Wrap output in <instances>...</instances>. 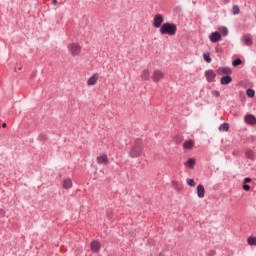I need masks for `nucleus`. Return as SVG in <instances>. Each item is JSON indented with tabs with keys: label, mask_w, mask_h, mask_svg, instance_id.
Wrapping results in <instances>:
<instances>
[{
	"label": "nucleus",
	"mask_w": 256,
	"mask_h": 256,
	"mask_svg": "<svg viewBox=\"0 0 256 256\" xmlns=\"http://www.w3.org/2000/svg\"><path fill=\"white\" fill-rule=\"evenodd\" d=\"M143 156V140L136 138L134 144L131 146L129 151V157L131 159H137L138 157Z\"/></svg>",
	"instance_id": "f257e3e1"
},
{
	"label": "nucleus",
	"mask_w": 256,
	"mask_h": 256,
	"mask_svg": "<svg viewBox=\"0 0 256 256\" xmlns=\"http://www.w3.org/2000/svg\"><path fill=\"white\" fill-rule=\"evenodd\" d=\"M160 35H169L173 37L177 35V25L171 22H165L162 24L161 28L159 29Z\"/></svg>",
	"instance_id": "f03ea898"
},
{
	"label": "nucleus",
	"mask_w": 256,
	"mask_h": 256,
	"mask_svg": "<svg viewBox=\"0 0 256 256\" xmlns=\"http://www.w3.org/2000/svg\"><path fill=\"white\" fill-rule=\"evenodd\" d=\"M163 21H165L163 15L156 14L153 18V27H155V29H161V27H163Z\"/></svg>",
	"instance_id": "7ed1b4c3"
},
{
	"label": "nucleus",
	"mask_w": 256,
	"mask_h": 256,
	"mask_svg": "<svg viewBox=\"0 0 256 256\" xmlns=\"http://www.w3.org/2000/svg\"><path fill=\"white\" fill-rule=\"evenodd\" d=\"M204 77L208 83H215V79L217 77V73L213 71V69L206 70L204 72Z\"/></svg>",
	"instance_id": "20e7f679"
},
{
	"label": "nucleus",
	"mask_w": 256,
	"mask_h": 256,
	"mask_svg": "<svg viewBox=\"0 0 256 256\" xmlns=\"http://www.w3.org/2000/svg\"><path fill=\"white\" fill-rule=\"evenodd\" d=\"M68 49L71 53V55H73V57H76L77 55H79L81 53V46L79 45V43H72L68 46Z\"/></svg>",
	"instance_id": "39448f33"
},
{
	"label": "nucleus",
	"mask_w": 256,
	"mask_h": 256,
	"mask_svg": "<svg viewBox=\"0 0 256 256\" xmlns=\"http://www.w3.org/2000/svg\"><path fill=\"white\" fill-rule=\"evenodd\" d=\"M244 122L246 125H250L251 127H255L256 125V117L253 114H246L244 116Z\"/></svg>",
	"instance_id": "423d86ee"
},
{
	"label": "nucleus",
	"mask_w": 256,
	"mask_h": 256,
	"mask_svg": "<svg viewBox=\"0 0 256 256\" xmlns=\"http://www.w3.org/2000/svg\"><path fill=\"white\" fill-rule=\"evenodd\" d=\"M222 35L221 32L219 31H214L209 35V40L211 41V43H219V41H221Z\"/></svg>",
	"instance_id": "0eeeda50"
},
{
	"label": "nucleus",
	"mask_w": 256,
	"mask_h": 256,
	"mask_svg": "<svg viewBox=\"0 0 256 256\" xmlns=\"http://www.w3.org/2000/svg\"><path fill=\"white\" fill-rule=\"evenodd\" d=\"M165 77V73H163L161 70H154L153 75H152V81L154 83H159L161 79Z\"/></svg>",
	"instance_id": "6e6552de"
},
{
	"label": "nucleus",
	"mask_w": 256,
	"mask_h": 256,
	"mask_svg": "<svg viewBox=\"0 0 256 256\" xmlns=\"http://www.w3.org/2000/svg\"><path fill=\"white\" fill-rule=\"evenodd\" d=\"M216 73L217 75H232L233 74V70L227 66L225 67H219L218 69H216Z\"/></svg>",
	"instance_id": "1a4fd4ad"
},
{
	"label": "nucleus",
	"mask_w": 256,
	"mask_h": 256,
	"mask_svg": "<svg viewBox=\"0 0 256 256\" xmlns=\"http://www.w3.org/2000/svg\"><path fill=\"white\" fill-rule=\"evenodd\" d=\"M90 249L92 253H99V251H101V242H99L98 240H93L90 243Z\"/></svg>",
	"instance_id": "9d476101"
},
{
	"label": "nucleus",
	"mask_w": 256,
	"mask_h": 256,
	"mask_svg": "<svg viewBox=\"0 0 256 256\" xmlns=\"http://www.w3.org/2000/svg\"><path fill=\"white\" fill-rule=\"evenodd\" d=\"M96 161L98 165H108L109 164V157H107V154H102L97 156Z\"/></svg>",
	"instance_id": "9b49d317"
},
{
	"label": "nucleus",
	"mask_w": 256,
	"mask_h": 256,
	"mask_svg": "<svg viewBox=\"0 0 256 256\" xmlns=\"http://www.w3.org/2000/svg\"><path fill=\"white\" fill-rule=\"evenodd\" d=\"M230 83H233V77H231V74L223 75L220 78V85H229Z\"/></svg>",
	"instance_id": "f8f14e48"
},
{
	"label": "nucleus",
	"mask_w": 256,
	"mask_h": 256,
	"mask_svg": "<svg viewBox=\"0 0 256 256\" xmlns=\"http://www.w3.org/2000/svg\"><path fill=\"white\" fill-rule=\"evenodd\" d=\"M99 80V73H94L88 80L87 85L89 87H93V85H97V81Z\"/></svg>",
	"instance_id": "ddd939ff"
},
{
	"label": "nucleus",
	"mask_w": 256,
	"mask_h": 256,
	"mask_svg": "<svg viewBox=\"0 0 256 256\" xmlns=\"http://www.w3.org/2000/svg\"><path fill=\"white\" fill-rule=\"evenodd\" d=\"M196 191L199 199H203V197H205V186L203 184H199Z\"/></svg>",
	"instance_id": "4468645a"
},
{
	"label": "nucleus",
	"mask_w": 256,
	"mask_h": 256,
	"mask_svg": "<svg viewBox=\"0 0 256 256\" xmlns=\"http://www.w3.org/2000/svg\"><path fill=\"white\" fill-rule=\"evenodd\" d=\"M197 163V160L195 158H188L186 162H184L185 167H188V169H195V165Z\"/></svg>",
	"instance_id": "2eb2a0df"
},
{
	"label": "nucleus",
	"mask_w": 256,
	"mask_h": 256,
	"mask_svg": "<svg viewBox=\"0 0 256 256\" xmlns=\"http://www.w3.org/2000/svg\"><path fill=\"white\" fill-rule=\"evenodd\" d=\"M193 147H195V140L189 139V140L184 141L183 149L191 150V149H193Z\"/></svg>",
	"instance_id": "dca6fc26"
},
{
	"label": "nucleus",
	"mask_w": 256,
	"mask_h": 256,
	"mask_svg": "<svg viewBox=\"0 0 256 256\" xmlns=\"http://www.w3.org/2000/svg\"><path fill=\"white\" fill-rule=\"evenodd\" d=\"M246 159H250V161H255V152L252 149H246L245 151Z\"/></svg>",
	"instance_id": "f3484780"
},
{
	"label": "nucleus",
	"mask_w": 256,
	"mask_h": 256,
	"mask_svg": "<svg viewBox=\"0 0 256 256\" xmlns=\"http://www.w3.org/2000/svg\"><path fill=\"white\" fill-rule=\"evenodd\" d=\"M242 41L247 45V47H251V45H253V38L247 34L242 37Z\"/></svg>",
	"instance_id": "a211bd4d"
},
{
	"label": "nucleus",
	"mask_w": 256,
	"mask_h": 256,
	"mask_svg": "<svg viewBox=\"0 0 256 256\" xmlns=\"http://www.w3.org/2000/svg\"><path fill=\"white\" fill-rule=\"evenodd\" d=\"M63 189H71V187H73V181L71 180V178H67L63 181L62 184Z\"/></svg>",
	"instance_id": "6ab92c4d"
},
{
	"label": "nucleus",
	"mask_w": 256,
	"mask_h": 256,
	"mask_svg": "<svg viewBox=\"0 0 256 256\" xmlns=\"http://www.w3.org/2000/svg\"><path fill=\"white\" fill-rule=\"evenodd\" d=\"M247 243L250 247H256V236H249L247 238Z\"/></svg>",
	"instance_id": "aec40b11"
},
{
	"label": "nucleus",
	"mask_w": 256,
	"mask_h": 256,
	"mask_svg": "<svg viewBox=\"0 0 256 256\" xmlns=\"http://www.w3.org/2000/svg\"><path fill=\"white\" fill-rule=\"evenodd\" d=\"M141 77H142L143 81H149V79H150L149 69L143 70Z\"/></svg>",
	"instance_id": "412c9836"
},
{
	"label": "nucleus",
	"mask_w": 256,
	"mask_h": 256,
	"mask_svg": "<svg viewBox=\"0 0 256 256\" xmlns=\"http://www.w3.org/2000/svg\"><path fill=\"white\" fill-rule=\"evenodd\" d=\"M202 57L206 63H211V61H213V59L211 58V53L209 52H204Z\"/></svg>",
	"instance_id": "4be33fe9"
},
{
	"label": "nucleus",
	"mask_w": 256,
	"mask_h": 256,
	"mask_svg": "<svg viewBox=\"0 0 256 256\" xmlns=\"http://www.w3.org/2000/svg\"><path fill=\"white\" fill-rule=\"evenodd\" d=\"M220 34L222 35V37H227V35H229V29H227V27L225 26H221L219 28Z\"/></svg>",
	"instance_id": "5701e85b"
},
{
	"label": "nucleus",
	"mask_w": 256,
	"mask_h": 256,
	"mask_svg": "<svg viewBox=\"0 0 256 256\" xmlns=\"http://www.w3.org/2000/svg\"><path fill=\"white\" fill-rule=\"evenodd\" d=\"M229 128H230L229 123L224 122V123H222V124L219 126L218 129H219V131L227 132V131H229Z\"/></svg>",
	"instance_id": "b1692460"
},
{
	"label": "nucleus",
	"mask_w": 256,
	"mask_h": 256,
	"mask_svg": "<svg viewBox=\"0 0 256 256\" xmlns=\"http://www.w3.org/2000/svg\"><path fill=\"white\" fill-rule=\"evenodd\" d=\"M246 95L249 99H253V97H255V91L253 88L246 89Z\"/></svg>",
	"instance_id": "393cba45"
},
{
	"label": "nucleus",
	"mask_w": 256,
	"mask_h": 256,
	"mask_svg": "<svg viewBox=\"0 0 256 256\" xmlns=\"http://www.w3.org/2000/svg\"><path fill=\"white\" fill-rule=\"evenodd\" d=\"M232 65L234 67H239V65H243V60H241V58H236L232 61Z\"/></svg>",
	"instance_id": "a878e982"
},
{
	"label": "nucleus",
	"mask_w": 256,
	"mask_h": 256,
	"mask_svg": "<svg viewBox=\"0 0 256 256\" xmlns=\"http://www.w3.org/2000/svg\"><path fill=\"white\" fill-rule=\"evenodd\" d=\"M232 13H233V15H239V13H241V9L239 8V6L234 5L232 7Z\"/></svg>",
	"instance_id": "bb28decb"
},
{
	"label": "nucleus",
	"mask_w": 256,
	"mask_h": 256,
	"mask_svg": "<svg viewBox=\"0 0 256 256\" xmlns=\"http://www.w3.org/2000/svg\"><path fill=\"white\" fill-rule=\"evenodd\" d=\"M186 182L189 187H195V185H197V183H195V180L191 178H187Z\"/></svg>",
	"instance_id": "cd10ccee"
},
{
	"label": "nucleus",
	"mask_w": 256,
	"mask_h": 256,
	"mask_svg": "<svg viewBox=\"0 0 256 256\" xmlns=\"http://www.w3.org/2000/svg\"><path fill=\"white\" fill-rule=\"evenodd\" d=\"M47 136L45 134H40L38 136V141H40L41 143H45L47 141Z\"/></svg>",
	"instance_id": "c85d7f7f"
},
{
	"label": "nucleus",
	"mask_w": 256,
	"mask_h": 256,
	"mask_svg": "<svg viewBox=\"0 0 256 256\" xmlns=\"http://www.w3.org/2000/svg\"><path fill=\"white\" fill-rule=\"evenodd\" d=\"M211 95H213V97H221V92H219V90H212Z\"/></svg>",
	"instance_id": "c756f323"
},
{
	"label": "nucleus",
	"mask_w": 256,
	"mask_h": 256,
	"mask_svg": "<svg viewBox=\"0 0 256 256\" xmlns=\"http://www.w3.org/2000/svg\"><path fill=\"white\" fill-rule=\"evenodd\" d=\"M242 189L244 191H251V186L245 183H242Z\"/></svg>",
	"instance_id": "7c9ffc66"
},
{
	"label": "nucleus",
	"mask_w": 256,
	"mask_h": 256,
	"mask_svg": "<svg viewBox=\"0 0 256 256\" xmlns=\"http://www.w3.org/2000/svg\"><path fill=\"white\" fill-rule=\"evenodd\" d=\"M6 211H5V209H3V208H0V219H3V217H5V215H6Z\"/></svg>",
	"instance_id": "2f4dec72"
},
{
	"label": "nucleus",
	"mask_w": 256,
	"mask_h": 256,
	"mask_svg": "<svg viewBox=\"0 0 256 256\" xmlns=\"http://www.w3.org/2000/svg\"><path fill=\"white\" fill-rule=\"evenodd\" d=\"M251 181H252L251 177H246V178H244L243 183L249 185V183H251Z\"/></svg>",
	"instance_id": "473e14b6"
},
{
	"label": "nucleus",
	"mask_w": 256,
	"mask_h": 256,
	"mask_svg": "<svg viewBox=\"0 0 256 256\" xmlns=\"http://www.w3.org/2000/svg\"><path fill=\"white\" fill-rule=\"evenodd\" d=\"M216 53H223V48H220L219 45L215 47Z\"/></svg>",
	"instance_id": "72a5a7b5"
},
{
	"label": "nucleus",
	"mask_w": 256,
	"mask_h": 256,
	"mask_svg": "<svg viewBox=\"0 0 256 256\" xmlns=\"http://www.w3.org/2000/svg\"><path fill=\"white\" fill-rule=\"evenodd\" d=\"M172 185H173V187H177V185H179V182H177L176 180H173Z\"/></svg>",
	"instance_id": "f704fd0d"
},
{
	"label": "nucleus",
	"mask_w": 256,
	"mask_h": 256,
	"mask_svg": "<svg viewBox=\"0 0 256 256\" xmlns=\"http://www.w3.org/2000/svg\"><path fill=\"white\" fill-rule=\"evenodd\" d=\"M57 3H59L57 0H52L53 5H57Z\"/></svg>",
	"instance_id": "c9c22d12"
},
{
	"label": "nucleus",
	"mask_w": 256,
	"mask_h": 256,
	"mask_svg": "<svg viewBox=\"0 0 256 256\" xmlns=\"http://www.w3.org/2000/svg\"><path fill=\"white\" fill-rule=\"evenodd\" d=\"M2 127H3V129H5V127H7V123H2Z\"/></svg>",
	"instance_id": "e433bc0d"
},
{
	"label": "nucleus",
	"mask_w": 256,
	"mask_h": 256,
	"mask_svg": "<svg viewBox=\"0 0 256 256\" xmlns=\"http://www.w3.org/2000/svg\"><path fill=\"white\" fill-rule=\"evenodd\" d=\"M91 167H94L95 171H97V166H95L94 164H91Z\"/></svg>",
	"instance_id": "4c0bfd02"
},
{
	"label": "nucleus",
	"mask_w": 256,
	"mask_h": 256,
	"mask_svg": "<svg viewBox=\"0 0 256 256\" xmlns=\"http://www.w3.org/2000/svg\"><path fill=\"white\" fill-rule=\"evenodd\" d=\"M159 256H165V254H163V252H160V253H159Z\"/></svg>",
	"instance_id": "58836bf2"
},
{
	"label": "nucleus",
	"mask_w": 256,
	"mask_h": 256,
	"mask_svg": "<svg viewBox=\"0 0 256 256\" xmlns=\"http://www.w3.org/2000/svg\"><path fill=\"white\" fill-rule=\"evenodd\" d=\"M35 77V73L31 74V78L33 79Z\"/></svg>",
	"instance_id": "ea45409f"
},
{
	"label": "nucleus",
	"mask_w": 256,
	"mask_h": 256,
	"mask_svg": "<svg viewBox=\"0 0 256 256\" xmlns=\"http://www.w3.org/2000/svg\"><path fill=\"white\" fill-rule=\"evenodd\" d=\"M252 141H255V137L254 136H252Z\"/></svg>",
	"instance_id": "a19ab883"
},
{
	"label": "nucleus",
	"mask_w": 256,
	"mask_h": 256,
	"mask_svg": "<svg viewBox=\"0 0 256 256\" xmlns=\"http://www.w3.org/2000/svg\"><path fill=\"white\" fill-rule=\"evenodd\" d=\"M149 256H153V253H150V255Z\"/></svg>",
	"instance_id": "79ce46f5"
},
{
	"label": "nucleus",
	"mask_w": 256,
	"mask_h": 256,
	"mask_svg": "<svg viewBox=\"0 0 256 256\" xmlns=\"http://www.w3.org/2000/svg\"><path fill=\"white\" fill-rule=\"evenodd\" d=\"M18 69H19V71H21V67H19Z\"/></svg>",
	"instance_id": "37998d69"
}]
</instances>
